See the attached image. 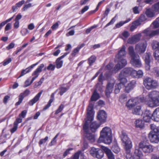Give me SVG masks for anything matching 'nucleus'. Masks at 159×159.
Returning a JSON list of instances; mask_svg holds the SVG:
<instances>
[{"mask_svg": "<svg viewBox=\"0 0 159 159\" xmlns=\"http://www.w3.org/2000/svg\"><path fill=\"white\" fill-rule=\"evenodd\" d=\"M99 149L98 148H96L94 147L92 148L90 151V154L93 157H95L96 153H97Z\"/></svg>", "mask_w": 159, "mask_h": 159, "instance_id": "nucleus-40", "label": "nucleus"}, {"mask_svg": "<svg viewBox=\"0 0 159 159\" xmlns=\"http://www.w3.org/2000/svg\"><path fill=\"white\" fill-rule=\"evenodd\" d=\"M69 53V52L65 53L63 55L57 59L56 61V67L57 68L59 69L62 66L63 61L61 60L64 58Z\"/></svg>", "mask_w": 159, "mask_h": 159, "instance_id": "nucleus-23", "label": "nucleus"}, {"mask_svg": "<svg viewBox=\"0 0 159 159\" xmlns=\"http://www.w3.org/2000/svg\"><path fill=\"white\" fill-rule=\"evenodd\" d=\"M96 60V57L94 55L91 56L88 59L89 64L90 66H91L95 62Z\"/></svg>", "mask_w": 159, "mask_h": 159, "instance_id": "nucleus-41", "label": "nucleus"}, {"mask_svg": "<svg viewBox=\"0 0 159 159\" xmlns=\"http://www.w3.org/2000/svg\"><path fill=\"white\" fill-rule=\"evenodd\" d=\"M143 84L145 88L148 90L156 89L158 86V83L156 80L148 77L144 79Z\"/></svg>", "mask_w": 159, "mask_h": 159, "instance_id": "nucleus-4", "label": "nucleus"}, {"mask_svg": "<svg viewBox=\"0 0 159 159\" xmlns=\"http://www.w3.org/2000/svg\"><path fill=\"white\" fill-rule=\"evenodd\" d=\"M127 97L126 94H123L121 95L119 98V101L121 103H123L127 100Z\"/></svg>", "mask_w": 159, "mask_h": 159, "instance_id": "nucleus-42", "label": "nucleus"}, {"mask_svg": "<svg viewBox=\"0 0 159 159\" xmlns=\"http://www.w3.org/2000/svg\"><path fill=\"white\" fill-rule=\"evenodd\" d=\"M152 119L154 121H159V107L156 108L152 114Z\"/></svg>", "mask_w": 159, "mask_h": 159, "instance_id": "nucleus-28", "label": "nucleus"}, {"mask_svg": "<svg viewBox=\"0 0 159 159\" xmlns=\"http://www.w3.org/2000/svg\"><path fill=\"white\" fill-rule=\"evenodd\" d=\"M43 92V90L40 91L30 101L29 103L31 105H33L34 104L37 102L39 100Z\"/></svg>", "mask_w": 159, "mask_h": 159, "instance_id": "nucleus-29", "label": "nucleus"}, {"mask_svg": "<svg viewBox=\"0 0 159 159\" xmlns=\"http://www.w3.org/2000/svg\"><path fill=\"white\" fill-rule=\"evenodd\" d=\"M55 68V66L52 64H50L47 67V69L48 70H51L53 71L54 70Z\"/></svg>", "mask_w": 159, "mask_h": 159, "instance_id": "nucleus-62", "label": "nucleus"}, {"mask_svg": "<svg viewBox=\"0 0 159 159\" xmlns=\"http://www.w3.org/2000/svg\"><path fill=\"white\" fill-rule=\"evenodd\" d=\"M94 114L93 105L92 104H89L87 110V116L88 120L91 121L93 120Z\"/></svg>", "mask_w": 159, "mask_h": 159, "instance_id": "nucleus-12", "label": "nucleus"}, {"mask_svg": "<svg viewBox=\"0 0 159 159\" xmlns=\"http://www.w3.org/2000/svg\"><path fill=\"white\" fill-rule=\"evenodd\" d=\"M118 76V80L120 81L118 84H116L115 85V92L116 93H118L120 90V89L124 87L125 84L127 83V80L124 79H121Z\"/></svg>", "mask_w": 159, "mask_h": 159, "instance_id": "nucleus-8", "label": "nucleus"}, {"mask_svg": "<svg viewBox=\"0 0 159 159\" xmlns=\"http://www.w3.org/2000/svg\"><path fill=\"white\" fill-rule=\"evenodd\" d=\"M134 156L136 159H142L143 156V154L141 151L138 149L135 150Z\"/></svg>", "mask_w": 159, "mask_h": 159, "instance_id": "nucleus-33", "label": "nucleus"}, {"mask_svg": "<svg viewBox=\"0 0 159 159\" xmlns=\"http://www.w3.org/2000/svg\"><path fill=\"white\" fill-rule=\"evenodd\" d=\"M139 147L147 155L152 152L154 150L153 146L143 142H141L139 143Z\"/></svg>", "mask_w": 159, "mask_h": 159, "instance_id": "nucleus-5", "label": "nucleus"}, {"mask_svg": "<svg viewBox=\"0 0 159 159\" xmlns=\"http://www.w3.org/2000/svg\"><path fill=\"white\" fill-rule=\"evenodd\" d=\"M117 16V15H116L115 17L113 18L111 21L108 23H107L105 26V27H106L108 26H109L113 24L116 21V18Z\"/></svg>", "mask_w": 159, "mask_h": 159, "instance_id": "nucleus-57", "label": "nucleus"}, {"mask_svg": "<svg viewBox=\"0 0 159 159\" xmlns=\"http://www.w3.org/2000/svg\"><path fill=\"white\" fill-rule=\"evenodd\" d=\"M84 136L86 139L91 142H93L95 140V137L94 134L90 133H84Z\"/></svg>", "mask_w": 159, "mask_h": 159, "instance_id": "nucleus-32", "label": "nucleus"}, {"mask_svg": "<svg viewBox=\"0 0 159 159\" xmlns=\"http://www.w3.org/2000/svg\"><path fill=\"white\" fill-rule=\"evenodd\" d=\"M101 147L106 154L108 159H115L114 155L110 149L104 146H102Z\"/></svg>", "mask_w": 159, "mask_h": 159, "instance_id": "nucleus-20", "label": "nucleus"}, {"mask_svg": "<svg viewBox=\"0 0 159 159\" xmlns=\"http://www.w3.org/2000/svg\"><path fill=\"white\" fill-rule=\"evenodd\" d=\"M130 75L134 78H137V71L132 68Z\"/></svg>", "mask_w": 159, "mask_h": 159, "instance_id": "nucleus-58", "label": "nucleus"}, {"mask_svg": "<svg viewBox=\"0 0 159 159\" xmlns=\"http://www.w3.org/2000/svg\"><path fill=\"white\" fill-rule=\"evenodd\" d=\"M20 33L22 36H24L28 33L29 31L27 29L24 28L21 31Z\"/></svg>", "mask_w": 159, "mask_h": 159, "instance_id": "nucleus-60", "label": "nucleus"}, {"mask_svg": "<svg viewBox=\"0 0 159 159\" xmlns=\"http://www.w3.org/2000/svg\"><path fill=\"white\" fill-rule=\"evenodd\" d=\"M138 98L131 99L128 100L126 103V106L130 109L136 105L138 103Z\"/></svg>", "mask_w": 159, "mask_h": 159, "instance_id": "nucleus-25", "label": "nucleus"}, {"mask_svg": "<svg viewBox=\"0 0 159 159\" xmlns=\"http://www.w3.org/2000/svg\"><path fill=\"white\" fill-rule=\"evenodd\" d=\"M153 56L156 60L159 62V50H156L153 53Z\"/></svg>", "mask_w": 159, "mask_h": 159, "instance_id": "nucleus-53", "label": "nucleus"}, {"mask_svg": "<svg viewBox=\"0 0 159 159\" xmlns=\"http://www.w3.org/2000/svg\"><path fill=\"white\" fill-rule=\"evenodd\" d=\"M115 82V80L113 79L111 80L107 83L106 89V95L107 97L109 96L110 94L112 92Z\"/></svg>", "mask_w": 159, "mask_h": 159, "instance_id": "nucleus-9", "label": "nucleus"}, {"mask_svg": "<svg viewBox=\"0 0 159 159\" xmlns=\"http://www.w3.org/2000/svg\"><path fill=\"white\" fill-rule=\"evenodd\" d=\"M151 54L150 53L146 52L145 54L144 55L143 57V59L145 64V68L147 70H149L150 69V56Z\"/></svg>", "mask_w": 159, "mask_h": 159, "instance_id": "nucleus-17", "label": "nucleus"}, {"mask_svg": "<svg viewBox=\"0 0 159 159\" xmlns=\"http://www.w3.org/2000/svg\"><path fill=\"white\" fill-rule=\"evenodd\" d=\"M130 63L134 67H140L142 65L140 57L138 55L131 57Z\"/></svg>", "mask_w": 159, "mask_h": 159, "instance_id": "nucleus-11", "label": "nucleus"}, {"mask_svg": "<svg viewBox=\"0 0 159 159\" xmlns=\"http://www.w3.org/2000/svg\"><path fill=\"white\" fill-rule=\"evenodd\" d=\"M150 128L152 130V131L150 132H154V134L159 135V129L158 127L154 124H152L150 125Z\"/></svg>", "mask_w": 159, "mask_h": 159, "instance_id": "nucleus-36", "label": "nucleus"}, {"mask_svg": "<svg viewBox=\"0 0 159 159\" xmlns=\"http://www.w3.org/2000/svg\"><path fill=\"white\" fill-rule=\"evenodd\" d=\"M152 8L154 12H159V1L153 4L152 6Z\"/></svg>", "mask_w": 159, "mask_h": 159, "instance_id": "nucleus-46", "label": "nucleus"}, {"mask_svg": "<svg viewBox=\"0 0 159 159\" xmlns=\"http://www.w3.org/2000/svg\"><path fill=\"white\" fill-rule=\"evenodd\" d=\"M99 95L96 90H94L91 97L90 100L91 101H96L99 98Z\"/></svg>", "mask_w": 159, "mask_h": 159, "instance_id": "nucleus-38", "label": "nucleus"}, {"mask_svg": "<svg viewBox=\"0 0 159 159\" xmlns=\"http://www.w3.org/2000/svg\"><path fill=\"white\" fill-rule=\"evenodd\" d=\"M147 43L146 42L143 43H139L137 44L135 47L136 51L139 54L144 52L147 47Z\"/></svg>", "mask_w": 159, "mask_h": 159, "instance_id": "nucleus-10", "label": "nucleus"}, {"mask_svg": "<svg viewBox=\"0 0 159 159\" xmlns=\"http://www.w3.org/2000/svg\"><path fill=\"white\" fill-rule=\"evenodd\" d=\"M31 3H29L25 5H24L23 8H22V10L23 11H25L26 10H27L28 8L31 7Z\"/></svg>", "mask_w": 159, "mask_h": 159, "instance_id": "nucleus-63", "label": "nucleus"}, {"mask_svg": "<svg viewBox=\"0 0 159 159\" xmlns=\"http://www.w3.org/2000/svg\"><path fill=\"white\" fill-rule=\"evenodd\" d=\"M139 100L140 102L146 103L151 107L159 106V91H151L146 97H141Z\"/></svg>", "mask_w": 159, "mask_h": 159, "instance_id": "nucleus-1", "label": "nucleus"}, {"mask_svg": "<svg viewBox=\"0 0 159 159\" xmlns=\"http://www.w3.org/2000/svg\"><path fill=\"white\" fill-rule=\"evenodd\" d=\"M135 126L137 128H142L144 126V124L141 119H138L135 121Z\"/></svg>", "mask_w": 159, "mask_h": 159, "instance_id": "nucleus-34", "label": "nucleus"}, {"mask_svg": "<svg viewBox=\"0 0 159 159\" xmlns=\"http://www.w3.org/2000/svg\"><path fill=\"white\" fill-rule=\"evenodd\" d=\"M145 14L149 18H152L155 16V12L152 11L150 8L146 10L145 11Z\"/></svg>", "mask_w": 159, "mask_h": 159, "instance_id": "nucleus-35", "label": "nucleus"}, {"mask_svg": "<svg viewBox=\"0 0 159 159\" xmlns=\"http://www.w3.org/2000/svg\"><path fill=\"white\" fill-rule=\"evenodd\" d=\"M107 118V114L106 112L103 110L99 111L98 113L97 116L98 119L102 124L106 121Z\"/></svg>", "mask_w": 159, "mask_h": 159, "instance_id": "nucleus-14", "label": "nucleus"}, {"mask_svg": "<svg viewBox=\"0 0 159 159\" xmlns=\"http://www.w3.org/2000/svg\"><path fill=\"white\" fill-rule=\"evenodd\" d=\"M104 156V152L102 151V150L99 149L95 157L97 158L101 159Z\"/></svg>", "mask_w": 159, "mask_h": 159, "instance_id": "nucleus-45", "label": "nucleus"}, {"mask_svg": "<svg viewBox=\"0 0 159 159\" xmlns=\"http://www.w3.org/2000/svg\"><path fill=\"white\" fill-rule=\"evenodd\" d=\"M38 63L37 62L35 64L31 65L30 66L26 68L25 69L22 70L21 72V74L20 76L18 77V79L24 75L26 73H29L31 70V69L33 68L35 66L37 65Z\"/></svg>", "mask_w": 159, "mask_h": 159, "instance_id": "nucleus-24", "label": "nucleus"}, {"mask_svg": "<svg viewBox=\"0 0 159 159\" xmlns=\"http://www.w3.org/2000/svg\"><path fill=\"white\" fill-rule=\"evenodd\" d=\"M44 80V78L42 77L40 80L38 82L36 83L34 86V88H36L38 87L40 85L43 83Z\"/></svg>", "mask_w": 159, "mask_h": 159, "instance_id": "nucleus-54", "label": "nucleus"}, {"mask_svg": "<svg viewBox=\"0 0 159 159\" xmlns=\"http://www.w3.org/2000/svg\"><path fill=\"white\" fill-rule=\"evenodd\" d=\"M147 20V18L144 15L142 14L141 15L138 20L141 23L142 22H144Z\"/></svg>", "mask_w": 159, "mask_h": 159, "instance_id": "nucleus-55", "label": "nucleus"}, {"mask_svg": "<svg viewBox=\"0 0 159 159\" xmlns=\"http://www.w3.org/2000/svg\"><path fill=\"white\" fill-rule=\"evenodd\" d=\"M132 68L126 67L122 70L119 73L118 77L122 80L121 79H124L127 80L126 78L130 75Z\"/></svg>", "mask_w": 159, "mask_h": 159, "instance_id": "nucleus-7", "label": "nucleus"}, {"mask_svg": "<svg viewBox=\"0 0 159 159\" xmlns=\"http://www.w3.org/2000/svg\"><path fill=\"white\" fill-rule=\"evenodd\" d=\"M14 16H12L11 18L3 21L0 23V30L2 29V27L7 23L10 21L13 18Z\"/></svg>", "mask_w": 159, "mask_h": 159, "instance_id": "nucleus-48", "label": "nucleus"}, {"mask_svg": "<svg viewBox=\"0 0 159 159\" xmlns=\"http://www.w3.org/2000/svg\"><path fill=\"white\" fill-rule=\"evenodd\" d=\"M27 111L26 110L22 111L21 113L19 115V117L20 118H24L25 117Z\"/></svg>", "mask_w": 159, "mask_h": 159, "instance_id": "nucleus-61", "label": "nucleus"}, {"mask_svg": "<svg viewBox=\"0 0 159 159\" xmlns=\"http://www.w3.org/2000/svg\"><path fill=\"white\" fill-rule=\"evenodd\" d=\"M12 59L11 58H9L5 60L3 62V66H6L10 63Z\"/></svg>", "mask_w": 159, "mask_h": 159, "instance_id": "nucleus-56", "label": "nucleus"}, {"mask_svg": "<svg viewBox=\"0 0 159 159\" xmlns=\"http://www.w3.org/2000/svg\"><path fill=\"white\" fill-rule=\"evenodd\" d=\"M111 149L113 151L116 153H118L120 151V148L116 144L113 145Z\"/></svg>", "mask_w": 159, "mask_h": 159, "instance_id": "nucleus-47", "label": "nucleus"}, {"mask_svg": "<svg viewBox=\"0 0 159 159\" xmlns=\"http://www.w3.org/2000/svg\"><path fill=\"white\" fill-rule=\"evenodd\" d=\"M44 67V65L43 64H41L32 73V75L33 77L31 80L32 82H33L34 80L38 77L39 73L42 71V69Z\"/></svg>", "mask_w": 159, "mask_h": 159, "instance_id": "nucleus-15", "label": "nucleus"}, {"mask_svg": "<svg viewBox=\"0 0 159 159\" xmlns=\"http://www.w3.org/2000/svg\"><path fill=\"white\" fill-rule=\"evenodd\" d=\"M141 107L140 106H138L134 107L132 110V113L134 115H139L143 113L141 109Z\"/></svg>", "mask_w": 159, "mask_h": 159, "instance_id": "nucleus-30", "label": "nucleus"}, {"mask_svg": "<svg viewBox=\"0 0 159 159\" xmlns=\"http://www.w3.org/2000/svg\"><path fill=\"white\" fill-rule=\"evenodd\" d=\"M129 53L131 57L137 56L134 52V47L132 46H129L128 49Z\"/></svg>", "mask_w": 159, "mask_h": 159, "instance_id": "nucleus-39", "label": "nucleus"}, {"mask_svg": "<svg viewBox=\"0 0 159 159\" xmlns=\"http://www.w3.org/2000/svg\"><path fill=\"white\" fill-rule=\"evenodd\" d=\"M131 20V19L129 18L127 19L126 20L124 21H120L119 23L117 24L116 26L117 28H119L123 25L127 23Z\"/></svg>", "mask_w": 159, "mask_h": 159, "instance_id": "nucleus-43", "label": "nucleus"}, {"mask_svg": "<svg viewBox=\"0 0 159 159\" xmlns=\"http://www.w3.org/2000/svg\"><path fill=\"white\" fill-rule=\"evenodd\" d=\"M159 135L154 134V132H150L148 134V137L151 142L158 143L159 142Z\"/></svg>", "mask_w": 159, "mask_h": 159, "instance_id": "nucleus-18", "label": "nucleus"}, {"mask_svg": "<svg viewBox=\"0 0 159 159\" xmlns=\"http://www.w3.org/2000/svg\"><path fill=\"white\" fill-rule=\"evenodd\" d=\"M56 92L52 93L51 96V98L48 103V104L43 109V111H45L51 105V104L54 99V95Z\"/></svg>", "mask_w": 159, "mask_h": 159, "instance_id": "nucleus-31", "label": "nucleus"}, {"mask_svg": "<svg viewBox=\"0 0 159 159\" xmlns=\"http://www.w3.org/2000/svg\"><path fill=\"white\" fill-rule=\"evenodd\" d=\"M30 93V91L28 89H26L23 93L20 94L19 96V100L18 102H16L15 104L16 106L20 105L21 103L24 98L27 96Z\"/></svg>", "mask_w": 159, "mask_h": 159, "instance_id": "nucleus-19", "label": "nucleus"}, {"mask_svg": "<svg viewBox=\"0 0 159 159\" xmlns=\"http://www.w3.org/2000/svg\"><path fill=\"white\" fill-rule=\"evenodd\" d=\"M143 33L145 36L151 37L159 34V29L156 30H152L148 28L144 30Z\"/></svg>", "mask_w": 159, "mask_h": 159, "instance_id": "nucleus-13", "label": "nucleus"}, {"mask_svg": "<svg viewBox=\"0 0 159 159\" xmlns=\"http://www.w3.org/2000/svg\"><path fill=\"white\" fill-rule=\"evenodd\" d=\"M115 61L118 62L114 67V69L116 71H118L125 66L127 64L126 60L123 58L120 59H116L115 58Z\"/></svg>", "mask_w": 159, "mask_h": 159, "instance_id": "nucleus-6", "label": "nucleus"}, {"mask_svg": "<svg viewBox=\"0 0 159 159\" xmlns=\"http://www.w3.org/2000/svg\"><path fill=\"white\" fill-rule=\"evenodd\" d=\"M100 136L98 143H103L109 144L112 141V132L111 129L108 127L103 128L100 132Z\"/></svg>", "mask_w": 159, "mask_h": 159, "instance_id": "nucleus-2", "label": "nucleus"}, {"mask_svg": "<svg viewBox=\"0 0 159 159\" xmlns=\"http://www.w3.org/2000/svg\"><path fill=\"white\" fill-rule=\"evenodd\" d=\"M101 124L100 122L97 121L92 122L90 125V130L92 132H95Z\"/></svg>", "mask_w": 159, "mask_h": 159, "instance_id": "nucleus-26", "label": "nucleus"}, {"mask_svg": "<svg viewBox=\"0 0 159 159\" xmlns=\"http://www.w3.org/2000/svg\"><path fill=\"white\" fill-rule=\"evenodd\" d=\"M85 45V44L84 43H83L80 45L78 46V47L75 48L71 53V55L73 56H75L76 53H77L80 50L84 47Z\"/></svg>", "mask_w": 159, "mask_h": 159, "instance_id": "nucleus-37", "label": "nucleus"}, {"mask_svg": "<svg viewBox=\"0 0 159 159\" xmlns=\"http://www.w3.org/2000/svg\"><path fill=\"white\" fill-rule=\"evenodd\" d=\"M152 24L155 28H157L159 27V20H157V18L156 20L153 22Z\"/></svg>", "mask_w": 159, "mask_h": 159, "instance_id": "nucleus-64", "label": "nucleus"}, {"mask_svg": "<svg viewBox=\"0 0 159 159\" xmlns=\"http://www.w3.org/2000/svg\"><path fill=\"white\" fill-rule=\"evenodd\" d=\"M121 138L125 153L130 152L131 149L132 147V143L128 137L126 133L122 132Z\"/></svg>", "mask_w": 159, "mask_h": 159, "instance_id": "nucleus-3", "label": "nucleus"}, {"mask_svg": "<svg viewBox=\"0 0 159 159\" xmlns=\"http://www.w3.org/2000/svg\"><path fill=\"white\" fill-rule=\"evenodd\" d=\"M125 47L124 45L122 46V48L119 51L118 53L116 55L115 58L116 59H120L122 58L126 54Z\"/></svg>", "mask_w": 159, "mask_h": 159, "instance_id": "nucleus-27", "label": "nucleus"}, {"mask_svg": "<svg viewBox=\"0 0 159 159\" xmlns=\"http://www.w3.org/2000/svg\"><path fill=\"white\" fill-rule=\"evenodd\" d=\"M152 46V48L153 49L158 50H159V42L156 41H153Z\"/></svg>", "mask_w": 159, "mask_h": 159, "instance_id": "nucleus-44", "label": "nucleus"}, {"mask_svg": "<svg viewBox=\"0 0 159 159\" xmlns=\"http://www.w3.org/2000/svg\"><path fill=\"white\" fill-rule=\"evenodd\" d=\"M124 156L126 159H134L133 156H132L130 152L129 153H125L124 155Z\"/></svg>", "mask_w": 159, "mask_h": 159, "instance_id": "nucleus-52", "label": "nucleus"}, {"mask_svg": "<svg viewBox=\"0 0 159 159\" xmlns=\"http://www.w3.org/2000/svg\"><path fill=\"white\" fill-rule=\"evenodd\" d=\"M141 36L140 33L136 34L129 38L127 41L128 43L131 44L136 43L139 41Z\"/></svg>", "mask_w": 159, "mask_h": 159, "instance_id": "nucleus-16", "label": "nucleus"}, {"mask_svg": "<svg viewBox=\"0 0 159 159\" xmlns=\"http://www.w3.org/2000/svg\"><path fill=\"white\" fill-rule=\"evenodd\" d=\"M152 116L151 111L146 110L143 115V119L146 122H149L152 120Z\"/></svg>", "mask_w": 159, "mask_h": 159, "instance_id": "nucleus-21", "label": "nucleus"}, {"mask_svg": "<svg viewBox=\"0 0 159 159\" xmlns=\"http://www.w3.org/2000/svg\"><path fill=\"white\" fill-rule=\"evenodd\" d=\"M48 136L46 137L44 139H41L39 142V145H41L45 143L48 140Z\"/></svg>", "mask_w": 159, "mask_h": 159, "instance_id": "nucleus-59", "label": "nucleus"}, {"mask_svg": "<svg viewBox=\"0 0 159 159\" xmlns=\"http://www.w3.org/2000/svg\"><path fill=\"white\" fill-rule=\"evenodd\" d=\"M68 89L66 87H61L60 88V91L59 93L61 95H62L64 93H65Z\"/></svg>", "mask_w": 159, "mask_h": 159, "instance_id": "nucleus-50", "label": "nucleus"}, {"mask_svg": "<svg viewBox=\"0 0 159 159\" xmlns=\"http://www.w3.org/2000/svg\"><path fill=\"white\" fill-rule=\"evenodd\" d=\"M64 108V105L62 104H61L59 106L58 109L56 111L55 113V114L57 115Z\"/></svg>", "mask_w": 159, "mask_h": 159, "instance_id": "nucleus-51", "label": "nucleus"}, {"mask_svg": "<svg viewBox=\"0 0 159 159\" xmlns=\"http://www.w3.org/2000/svg\"><path fill=\"white\" fill-rule=\"evenodd\" d=\"M136 82L135 80H132L125 87V92L129 93L135 87Z\"/></svg>", "mask_w": 159, "mask_h": 159, "instance_id": "nucleus-22", "label": "nucleus"}, {"mask_svg": "<svg viewBox=\"0 0 159 159\" xmlns=\"http://www.w3.org/2000/svg\"><path fill=\"white\" fill-rule=\"evenodd\" d=\"M89 125L87 121H85L83 126V129L84 131V133H87L88 132Z\"/></svg>", "mask_w": 159, "mask_h": 159, "instance_id": "nucleus-49", "label": "nucleus"}]
</instances>
